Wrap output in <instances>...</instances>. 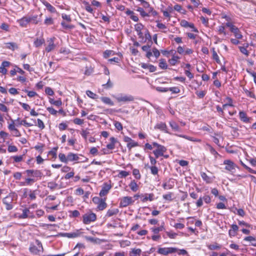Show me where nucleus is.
Listing matches in <instances>:
<instances>
[{
    "instance_id": "obj_1",
    "label": "nucleus",
    "mask_w": 256,
    "mask_h": 256,
    "mask_svg": "<svg viewBox=\"0 0 256 256\" xmlns=\"http://www.w3.org/2000/svg\"><path fill=\"white\" fill-rule=\"evenodd\" d=\"M152 154H154L156 158H158L159 157L164 156L166 151V148L156 142H152L151 144L149 143H146L144 146V150H152Z\"/></svg>"
},
{
    "instance_id": "obj_2",
    "label": "nucleus",
    "mask_w": 256,
    "mask_h": 256,
    "mask_svg": "<svg viewBox=\"0 0 256 256\" xmlns=\"http://www.w3.org/2000/svg\"><path fill=\"white\" fill-rule=\"evenodd\" d=\"M96 219V214L89 210L82 216V222L85 224H88L94 222Z\"/></svg>"
},
{
    "instance_id": "obj_3",
    "label": "nucleus",
    "mask_w": 256,
    "mask_h": 256,
    "mask_svg": "<svg viewBox=\"0 0 256 256\" xmlns=\"http://www.w3.org/2000/svg\"><path fill=\"white\" fill-rule=\"evenodd\" d=\"M227 27L230 28V31L232 32L237 39H242V35L238 28L234 26L232 23L228 22L226 24Z\"/></svg>"
},
{
    "instance_id": "obj_4",
    "label": "nucleus",
    "mask_w": 256,
    "mask_h": 256,
    "mask_svg": "<svg viewBox=\"0 0 256 256\" xmlns=\"http://www.w3.org/2000/svg\"><path fill=\"white\" fill-rule=\"evenodd\" d=\"M13 195L9 194L3 198L2 202L6 206V210H9L13 208L14 203Z\"/></svg>"
},
{
    "instance_id": "obj_5",
    "label": "nucleus",
    "mask_w": 256,
    "mask_h": 256,
    "mask_svg": "<svg viewBox=\"0 0 256 256\" xmlns=\"http://www.w3.org/2000/svg\"><path fill=\"white\" fill-rule=\"evenodd\" d=\"M115 98L118 102H128L134 100V97L130 94H119L115 97Z\"/></svg>"
},
{
    "instance_id": "obj_6",
    "label": "nucleus",
    "mask_w": 256,
    "mask_h": 256,
    "mask_svg": "<svg viewBox=\"0 0 256 256\" xmlns=\"http://www.w3.org/2000/svg\"><path fill=\"white\" fill-rule=\"evenodd\" d=\"M178 250L176 248H160L158 250V253L162 255L166 256L170 254L176 252Z\"/></svg>"
},
{
    "instance_id": "obj_7",
    "label": "nucleus",
    "mask_w": 256,
    "mask_h": 256,
    "mask_svg": "<svg viewBox=\"0 0 256 256\" xmlns=\"http://www.w3.org/2000/svg\"><path fill=\"white\" fill-rule=\"evenodd\" d=\"M85 160H80L78 154H74L72 152H69L67 155V162H84L87 160L88 158H84Z\"/></svg>"
},
{
    "instance_id": "obj_8",
    "label": "nucleus",
    "mask_w": 256,
    "mask_h": 256,
    "mask_svg": "<svg viewBox=\"0 0 256 256\" xmlns=\"http://www.w3.org/2000/svg\"><path fill=\"white\" fill-rule=\"evenodd\" d=\"M81 234L80 230H76L72 232H61L58 234V236L68 238H76L80 236Z\"/></svg>"
},
{
    "instance_id": "obj_9",
    "label": "nucleus",
    "mask_w": 256,
    "mask_h": 256,
    "mask_svg": "<svg viewBox=\"0 0 256 256\" xmlns=\"http://www.w3.org/2000/svg\"><path fill=\"white\" fill-rule=\"evenodd\" d=\"M134 201L130 196H124L121 200L120 203V206L121 208L126 207L130 204H132Z\"/></svg>"
},
{
    "instance_id": "obj_10",
    "label": "nucleus",
    "mask_w": 256,
    "mask_h": 256,
    "mask_svg": "<svg viewBox=\"0 0 256 256\" xmlns=\"http://www.w3.org/2000/svg\"><path fill=\"white\" fill-rule=\"evenodd\" d=\"M8 128L10 132H12V135L14 136H20L21 134L20 132L15 127L14 120H12V122L8 126Z\"/></svg>"
},
{
    "instance_id": "obj_11",
    "label": "nucleus",
    "mask_w": 256,
    "mask_h": 256,
    "mask_svg": "<svg viewBox=\"0 0 256 256\" xmlns=\"http://www.w3.org/2000/svg\"><path fill=\"white\" fill-rule=\"evenodd\" d=\"M224 164L226 165L225 170L229 172L235 170L236 164L231 160H226L224 161Z\"/></svg>"
},
{
    "instance_id": "obj_12",
    "label": "nucleus",
    "mask_w": 256,
    "mask_h": 256,
    "mask_svg": "<svg viewBox=\"0 0 256 256\" xmlns=\"http://www.w3.org/2000/svg\"><path fill=\"white\" fill-rule=\"evenodd\" d=\"M155 130H159L165 133L170 134L168 130L167 126L165 122H158L154 127Z\"/></svg>"
},
{
    "instance_id": "obj_13",
    "label": "nucleus",
    "mask_w": 256,
    "mask_h": 256,
    "mask_svg": "<svg viewBox=\"0 0 256 256\" xmlns=\"http://www.w3.org/2000/svg\"><path fill=\"white\" fill-rule=\"evenodd\" d=\"M96 199L98 200V205L97 208L100 210H102L105 209L107 206L106 203L105 202V198H99L98 197H95L93 198V201L94 202L95 200Z\"/></svg>"
},
{
    "instance_id": "obj_14",
    "label": "nucleus",
    "mask_w": 256,
    "mask_h": 256,
    "mask_svg": "<svg viewBox=\"0 0 256 256\" xmlns=\"http://www.w3.org/2000/svg\"><path fill=\"white\" fill-rule=\"evenodd\" d=\"M140 200L143 202L148 200L152 202L154 200V195L152 193L141 194Z\"/></svg>"
},
{
    "instance_id": "obj_15",
    "label": "nucleus",
    "mask_w": 256,
    "mask_h": 256,
    "mask_svg": "<svg viewBox=\"0 0 256 256\" xmlns=\"http://www.w3.org/2000/svg\"><path fill=\"white\" fill-rule=\"evenodd\" d=\"M112 186H110V184H108L107 183H104L103 184L102 190L100 192V196H106L108 192V191L110 190Z\"/></svg>"
},
{
    "instance_id": "obj_16",
    "label": "nucleus",
    "mask_w": 256,
    "mask_h": 256,
    "mask_svg": "<svg viewBox=\"0 0 256 256\" xmlns=\"http://www.w3.org/2000/svg\"><path fill=\"white\" fill-rule=\"evenodd\" d=\"M144 26L141 24L138 23L134 25V28L140 38L144 40L143 34L142 32V30L144 28Z\"/></svg>"
},
{
    "instance_id": "obj_17",
    "label": "nucleus",
    "mask_w": 256,
    "mask_h": 256,
    "mask_svg": "<svg viewBox=\"0 0 256 256\" xmlns=\"http://www.w3.org/2000/svg\"><path fill=\"white\" fill-rule=\"evenodd\" d=\"M238 230V227L236 224H232L231 226V228L228 230V234L230 238L236 236Z\"/></svg>"
},
{
    "instance_id": "obj_18",
    "label": "nucleus",
    "mask_w": 256,
    "mask_h": 256,
    "mask_svg": "<svg viewBox=\"0 0 256 256\" xmlns=\"http://www.w3.org/2000/svg\"><path fill=\"white\" fill-rule=\"evenodd\" d=\"M37 180V179L33 178H25L24 182H20V186H31Z\"/></svg>"
},
{
    "instance_id": "obj_19",
    "label": "nucleus",
    "mask_w": 256,
    "mask_h": 256,
    "mask_svg": "<svg viewBox=\"0 0 256 256\" xmlns=\"http://www.w3.org/2000/svg\"><path fill=\"white\" fill-rule=\"evenodd\" d=\"M40 1L50 12L51 13H56V8L47 1L46 0H41Z\"/></svg>"
},
{
    "instance_id": "obj_20",
    "label": "nucleus",
    "mask_w": 256,
    "mask_h": 256,
    "mask_svg": "<svg viewBox=\"0 0 256 256\" xmlns=\"http://www.w3.org/2000/svg\"><path fill=\"white\" fill-rule=\"evenodd\" d=\"M56 39L55 38H50L49 40H48V44L46 48V51L48 52H51L53 50L55 47L56 45L54 44V40Z\"/></svg>"
},
{
    "instance_id": "obj_21",
    "label": "nucleus",
    "mask_w": 256,
    "mask_h": 256,
    "mask_svg": "<svg viewBox=\"0 0 256 256\" xmlns=\"http://www.w3.org/2000/svg\"><path fill=\"white\" fill-rule=\"evenodd\" d=\"M206 149L208 150L210 154L214 156L215 158H217L218 156H220L219 154L216 150L209 144H206Z\"/></svg>"
},
{
    "instance_id": "obj_22",
    "label": "nucleus",
    "mask_w": 256,
    "mask_h": 256,
    "mask_svg": "<svg viewBox=\"0 0 256 256\" xmlns=\"http://www.w3.org/2000/svg\"><path fill=\"white\" fill-rule=\"evenodd\" d=\"M10 64V62L8 61L2 62L0 66V72L3 74H6L7 73V70L6 68L9 66Z\"/></svg>"
},
{
    "instance_id": "obj_23",
    "label": "nucleus",
    "mask_w": 256,
    "mask_h": 256,
    "mask_svg": "<svg viewBox=\"0 0 256 256\" xmlns=\"http://www.w3.org/2000/svg\"><path fill=\"white\" fill-rule=\"evenodd\" d=\"M174 135L176 136H178V137H180V138H185L186 140H190V141H192V142H202L200 139L194 138H193V137H190V136H188L186 135L178 134H174Z\"/></svg>"
},
{
    "instance_id": "obj_24",
    "label": "nucleus",
    "mask_w": 256,
    "mask_h": 256,
    "mask_svg": "<svg viewBox=\"0 0 256 256\" xmlns=\"http://www.w3.org/2000/svg\"><path fill=\"white\" fill-rule=\"evenodd\" d=\"M18 22L20 26L25 28L27 24L30 23V20L28 16H24L18 20Z\"/></svg>"
},
{
    "instance_id": "obj_25",
    "label": "nucleus",
    "mask_w": 256,
    "mask_h": 256,
    "mask_svg": "<svg viewBox=\"0 0 256 256\" xmlns=\"http://www.w3.org/2000/svg\"><path fill=\"white\" fill-rule=\"evenodd\" d=\"M110 142L106 145V148L108 150H112L115 148V144L118 142L117 139L114 137L110 138Z\"/></svg>"
},
{
    "instance_id": "obj_26",
    "label": "nucleus",
    "mask_w": 256,
    "mask_h": 256,
    "mask_svg": "<svg viewBox=\"0 0 256 256\" xmlns=\"http://www.w3.org/2000/svg\"><path fill=\"white\" fill-rule=\"evenodd\" d=\"M244 240L250 242L249 245L256 247V239L254 237L252 236H246L244 238Z\"/></svg>"
},
{
    "instance_id": "obj_27",
    "label": "nucleus",
    "mask_w": 256,
    "mask_h": 256,
    "mask_svg": "<svg viewBox=\"0 0 256 256\" xmlns=\"http://www.w3.org/2000/svg\"><path fill=\"white\" fill-rule=\"evenodd\" d=\"M239 116L240 120L244 122L247 123L250 121V118L247 116L246 113L243 111L239 112Z\"/></svg>"
},
{
    "instance_id": "obj_28",
    "label": "nucleus",
    "mask_w": 256,
    "mask_h": 256,
    "mask_svg": "<svg viewBox=\"0 0 256 256\" xmlns=\"http://www.w3.org/2000/svg\"><path fill=\"white\" fill-rule=\"evenodd\" d=\"M156 22L157 23L156 26L160 30H162V32L164 33L168 32V29L164 24L160 22L159 20H156Z\"/></svg>"
},
{
    "instance_id": "obj_29",
    "label": "nucleus",
    "mask_w": 256,
    "mask_h": 256,
    "mask_svg": "<svg viewBox=\"0 0 256 256\" xmlns=\"http://www.w3.org/2000/svg\"><path fill=\"white\" fill-rule=\"evenodd\" d=\"M119 212L118 208L109 209L106 212V216L110 217L114 215H116Z\"/></svg>"
},
{
    "instance_id": "obj_30",
    "label": "nucleus",
    "mask_w": 256,
    "mask_h": 256,
    "mask_svg": "<svg viewBox=\"0 0 256 256\" xmlns=\"http://www.w3.org/2000/svg\"><path fill=\"white\" fill-rule=\"evenodd\" d=\"M101 100L105 104H108L110 106L114 105V102L111 100V99L108 97L102 96L100 98Z\"/></svg>"
},
{
    "instance_id": "obj_31",
    "label": "nucleus",
    "mask_w": 256,
    "mask_h": 256,
    "mask_svg": "<svg viewBox=\"0 0 256 256\" xmlns=\"http://www.w3.org/2000/svg\"><path fill=\"white\" fill-rule=\"evenodd\" d=\"M30 20V22H32L34 24H38L40 21V18H38V16H28Z\"/></svg>"
},
{
    "instance_id": "obj_32",
    "label": "nucleus",
    "mask_w": 256,
    "mask_h": 256,
    "mask_svg": "<svg viewBox=\"0 0 256 256\" xmlns=\"http://www.w3.org/2000/svg\"><path fill=\"white\" fill-rule=\"evenodd\" d=\"M142 250L140 248H133L130 252V256H140Z\"/></svg>"
},
{
    "instance_id": "obj_33",
    "label": "nucleus",
    "mask_w": 256,
    "mask_h": 256,
    "mask_svg": "<svg viewBox=\"0 0 256 256\" xmlns=\"http://www.w3.org/2000/svg\"><path fill=\"white\" fill-rule=\"evenodd\" d=\"M169 124L172 128L176 132H180V128L179 126L174 121L172 120L169 122Z\"/></svg>"
},
{
    "instance_id": "obj_34",
    "label": "nucleus",
    "mask_w": 256,
    "mask_h": 256,
    "mask_svg": "<svg viewBox=\"0 0 256 256\" xmlns=\"http://www.w3.org/2000/svg\"><path fill=\"white\" fill-rule=\"evenodd\" d=\"M30 251L34 254H40V252H42V250L38 249L36 246H32L30 247Z\"/></svg>"
},
{
    "instance_id": "obj_35",
    "label": "nucleus",
    "mask_w": 256,
    "mask_h": 256,
    "mask_svg": "<svg viewBox=\"0 0 256 256\" xmlns=\"http://www.w3.org/2000/svg\"><path fill=\"white\" fill-rule=\"evenodd\" d=\"M30 212V210L28 208H24L22 210V214L18 216L19 219H24L28 218V213Z\"/></svg>"
},
{
    "instance_id": "obj_36",
    "label": "nucleus",
    "mask_w": 256,
    "mask_h": 256,
    "mask_svg": "<svg viewBox=\"0 0 256 256\" xmlns=\"http://www.w3.org/2000/svg\"><path fill=\"white\" fill-rule=\"evenodd\" d=\"M6 48L11 50H14L18 48V46L17 44L15 42H10L6 44Z\"/></svg>"
},
{
    "instance_id": "obj_37",
    "label": "nucleus",
    "mask_w": 256,
    "mask_h": 256,
    "mask_svg": "<svg viewBox=\"0 0 256 256\" xmlns=\"http://www.w3.org/2000/svg\"><path fill=\"white\" fill-rule=\"evenodd\" d=\"M129 186L130 187V190L134 192H136L138 188V184L134 180L131 181L129 184Z\"/></svg>"
},
{
    "instance_id": "obj_38",
    "label": "nucleus",
    "mask_w": 256,
    "mask_h": 256,
    "mask_svg": "<svg viewBox=\"0 0 256 256\" xmlns=\"http://www.w3.org/2000/svg\"><path fill=\"white\" fill-rule=\"evenodd\" d=\"M180 58L178 56H172V58L168 60V62L171 65L174 66L179 62Z\"/></svg>"
},
{
    "instance_id": "obj_39",
    "label": "nucleus",
    "mask_w": 256,
    "mask_h": 256,
    "mask_svg": "<svg viewBox=\"0 0 256 256\" xmlns=\"http://www.w3.org/2000/svg\"><path fill=\"white\" fill-rule=\"evenodd\" d=\"M69 216L70 218H76L80 216V213L78 210H70L68 212Z\"/></svg>"
},
{
    "instance_id": "obj_40",
    "label": "nucleus",
    "mask_w": 256,
    "mask_h": 256,
    "mask_svg": "<svg viewBox=\"0 0 256 256\" xmlns=\"http://www.w3.org/2000/svg\"><path fill=\"white\" fill-rule=\"evenodd\" d=\"M201 177L202 178V180L205 181L206 183H210L212 182V180L210 177H209L206 173L204 172H202L200 173Z\"/></svg>"
},
{
    "instance_id": "obj_41",
    "label": "nucleus",
    "mask_w": 256,
    "mask_h": 256,
    "mask_svg": "<svg viewBox=\"0 0 256 256\" xmlns=\"http://www.w3.org/2000/svg\"><path fill=\"white\" fill-rule=\"evenodd\" d=\"M33 172H34L33 176H32L33 178H41L43 176L42 172L40 170H34Z\"/></svg>"
},
{
    "instance_id": "obj_42",
    "label": "nucleus",
    "mask_w": 256,
    "mask_h": 256,
    "mask_svg": "<svg viewBox=\"0 0 256 256\" xmlns=\"http://www.w3.org/2000/svg\"><path fill=\"white\" fill-rule=\"evenodd\" d=\"M212 51L213 60H214L218 64H221L220 60L218 56V55L216 52L214 48H212Z\"/></svg>"
},
{
    "instance_id": "obj_43",
    "label": "nucleus",
    "mask_w": 256,
    "mask_h": 256,
    "mask_svg": "<svg viewBox=\"0 0 256 256\" xmlns=\"http://www.w3.org/2000/svg\"><path fill=\"white\" fill-rule=\"evenodd\" d=\"M44 38H42V39L36 38L34 40V46L36 48H38L40 46H42L43 44H44Z\"/></svg>"
},
{
    "instance_id": "obj_44",
    "label": "nucleus",
    "mask_w": 256,
    "mask_h": 256,
    "mask_svg": "<svg viewBox=\"0 0 256 256\" xmlns=\"http://www.w3.org/2000/svg\"><path fill=\"white\" fill-rule=\"evenodd\" d=\"M102 86L104 89L108 90L112 88L113 83L110 81V78H109L107 82L105 84H103Z\"/></svg>"
},
{
    "instance_id": "obj_45",
    "label": "nucleus",
    "mask_w": 256,
    "mask_h": 256,
    "mask_svg": "<svg viewBox=\"0 0 256 256\" xmlns=\"http://www.w3.org/2000/svg\"><path fill=\"white\" fill-rule=\"evenodd\" d=\"M83 4L85 6V9H86V10L88 12L90 13H91V14H92L93 12H94V10H93L92 8L90 5L89 3L88 2H86V1H84L83 2Z\"/></svg>"
},
{
    "instance_id": "obj_46",
    "label": "nucleus",
    "mask_w": 256,
    "mask_h": 256,
    "mask_svg": "<svg viewBox=\"0 0 256 256\" xmlns=\"http://www.w3.org/2000/svg\"><path fill=\"white\" fill-rule=\"evenodd\" d=\"M159 66L163 70H166L168 68V65L164 59H161L160 60Z\"/></svg>"
},
{
    "instance_id": "obj_47",
    "label": "nucleus",
    "mask_w": 256,
    "mask_h": 256,
    "mask_svg": "<svg viewBox=\"0 0 256 256\" xmlns=\"http://www.w3.org/2000/svg\"><path fill=\"white\" fill-rule=\"evenodd\" d=\"M61 25L62 28L66 30H70L74 27L72 25L68 24L64 21L62 22Z\"/></svg>"
},
{
    "instance_id": "obj_48",
    "label": "nucleus",
    "mask_w": 256,
    "mask_h": 256,
    "mask_svg": "<svg viewBox=\"0 0 256 256\" xmlns=\"http://www.w3.org/2000/svg\"><path fill=\"white\" fill-rule=\"evenodd\" d=\"M86 94H87V96L88 97H90L92 99H96L98 98V94L94 93L93 92H92V91L89 90H86Z\"/></svg>"
},
{
    "instance_id": "obj_49",
    "label": "nucleus",
    "mask_w": 256,
    "mask_h": 256,
    "mask_svg": "<svg viewBox=\"0 0 256 256\" xmlns=\"http://www.w3.org/2000/svg\"><path fill=\"white\" fill-rule=\"evenodd\" d=\"M12 158L14 160V162H19L22 160L23 155L14 156H12Z\"/></svg>"
},
{
    "instance_id": "obj_50",
    "label": "nucleus",
    "mask_w": 256,
    "mask_h": 256,
    "mask_svg": "<svg viewBox=\"0 0 256 256\" xmlns=\"http://www.w3.org/2000/svg\"><path fill=\"white\" fill-rule=\"evenodd\" d=\"M132 174L134 176L135 178L137 180H140L141 178L140 171L138 169L134 168L132 170Z\"/></svg>"
},
{
    "instance_id": "obj_51",
    "label": "nucleus",
    "mask_w": 256,
    "mask_h": 256,
    "mask_svg": "<svg viewBox=\"0 0 256 256\" xmlns=\"http://www.w3.org/2000/svg\"><path fill=\"white\" fill-rule=\"evenodd\" d=\"M128 175L129 172L124 170H120L118 174V176L120 178H125Z\"/></svg>"
},
{
    "instance_id": "obj_52",
    "label": "nucleus",
    "mask_w": 256,
    "mask_h": 256,
    "mask_svg": "<svg viewBox=\"0 0 256 256\" xmlns=\"http://www.w3.org/2000/svg\"><path fill=\"white\" fill-rule=\"evenodd\" d=\"M114 51H112V50H106L104 52L103 56H104V58H107L110 56L112 55H114Z\"/></svg>"
},
{
    "instance_id": "obj_53",
    "label": "nucleus",
    "mask_w": 256,
    "mask_h": 256,
    "mask_svg": "<svg viewBox=\"0 0 256 256\" xmlns=\"http://www.w3.org/2000/svg\"><path fill=\"white\" fill-rule=\"evenodd\" d=\"M150 170L151 174L153 175H156L158 174V170L156 166H152L149 167Z\"/></svg>"
},
{
    "instance_id": "obj_54",
    "label": "nucleus",
    "mask_w": 256,
    "mask_h": 256,
    "mask_svg": "<svg viewBox=\"0 0 256 256\" xmlns=\"http://www.w3.org/2000/svg\"><path fill=\"white\" fill-rule=\"evenodd\" d=\"M138 146V143L134 142V140H132L130 142L127 144V147L129 150H130L132 148L136 146Z\"/></svg>"
},
{
    "instance_id": "obj_55",
    "label": "nucleus",
    "mask_w": 256,
    "mask_h": 256,
    "mask_svg": "<svg viewBox=\"0 0 256 256\" xmlns=\"http://www.w3.org/2000/svg\"><path fill=\"white\" fill-rule=\"evenodd\" d=\"M238 48L240 50V52L246 55V56H248L249 55V52L247 50V48L244 46H238Z\"/></svg>"
},
{
    "instance_id": "obj_56",
    "label": "nucleus",
    "mask_w": 256,
    "mask_h": 256,
    "mask_svg": "<svg viewBox=\"0 0 256 256\" xmlns=\"http://www.w3.org/2000/svg\"><path fill=\"white\" fill-rule=\"evenodd\" d=\"M168 91H170L172 94H178L180 92V89L178 87L168 88Z\"/></svg>"
},
{
    "instance_id": "obj_57",
    "label": "nucleus",
    "mask_w": 256,
    "mask_h": 256,
    "mask_svg": "<svg viewBox=\"0 0 256 256\" xmlns=\"http://www.w3.org/2000/svg\"><path fill=\"white\" fill-rule=\"evenodd\" d=\"M221 248V246L217 244H210L208 248L210 250H219Z\"/></svg>"
},
{
    "instance_id": "obj_58",
    "label": "nucleus",
    "mask_w": 256,
    "mask_h": 256,
    "mask_svg": "<svg viewBox=\"0 0 256 256\" xmlns=\"http://www.w3.org/2000/svg\"><path fill=\"white\" fill-rule=\"evenodd\" d=\"M57 186H58V184L56 182H49L48 184V187L52 190H54Z\"/></svg>"
},
{
    "instance_id": "obj_59",
    "label": "nucleus",
    "mask_w": 256,
    "mask_h": 256,
    "mask_svg": "<svg viewBox=\"0 0 256 256\" xmlns=\"http://www.w3.org/2000/svg\"><path fill=\"white\" fill-rule=\"evenodd\" d=\"M44 24L46 26L52 25L54 24V20L52 18H46L44 21Z\"/></svg>"
},
{
    "instance_id": "obj_60",
    "label": "nucleus",
    "mask_w": 256,
    "mask_h": 256,
    "mask_svg": "<svg viewBox=\"0 0 256 256\" xmlns=\"http://www.w3.org/2000/svg\"><path fill=\"white\" fill-rule=\"evenodd\" d=\"M8 150L9 152H14L18 150L17 147L15 146H8Z\"/></svg>"
},
{
    "instance_id": "obj_61",
    "label": "nucleus",
    "mask_w": 256,
    "mask_h": 256,
    "mask_svg": "<svg viewBox=\"0 0 256 256\" xmlns=\"http://www.w3.org/2000/svg\"><path fill=\"white\" fill-rule=\"evenodd\" d=\"M148 158L150 159V164H151V166H156V162H157V161H156V159L158 158H156V157H153L150 154H149V156H148Z\"/></svg>"
},
{
    "instance_id": "obj_62",
    "label": "nucleus",
    "mask_w": 256,
    "mask_h": 256,
    "mask_svg": "<svg viewBox=\"0 0 256 256\" xmlns=\"http://www.w3.org/2000/svg\"><path fill=\"white\" fill-rule=\"evenodd\" d=\"M58 157L61 162L67 163V156H66L64 154L60 153Z\"/></svg>"
},
{
    "instance_id": "obj_63",
    "label": "nucleus",
    "mask_w": 256,
    "mask_h": 256,
    "mask_svg": "<svg viewBox=\"0 0 256 256\" xmlns=\"http://www.w3.org/2000/svg\"><path fill=\"white\" fill-rule=\"evenodd\" d=\"M172 192H168L167 194H164L162 197L164 200H168V201H172Z\"/></svg>"
},
{
    "instance_id": "obj_64",
    "label": "nucleus",
    "mask_w": 256,
    "mask_h": 256,
    "mask_svg": "<svg viewBox=\"0 0 256 256\" xmlns=\"http://www.w3.org/2000/svg\"><path fill=\"white\" fill-rule=\"evenodd\" d=\"M114 126L118 130H122L123 128L122 124L119 122L116 121L114 122Z\"/></svg>"
}]
</instances>
